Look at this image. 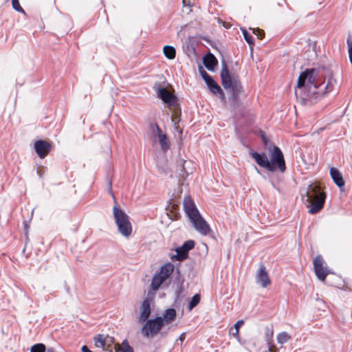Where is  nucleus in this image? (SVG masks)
<instances>
[{"label": "nucleus", "instance_id": "obj_19", "mask_svg": "<svg viewBox=\"0 0 352 352\" xmlns=\"http://www.w3.org/2000/svg\"><path fill=\"white\" fill-rule=\"evenodd\" d=\"M158 142L160 145L161 149L166 153L170 148V142L168 139V135L164 133L163 135H160L158 137Z\"/></svg>", "mask_w": 352, "mask_h": 352}, {"label": "nucleus", "instance_id": "obj_51", "mask_svg": "<svg viewBox=\"0 0 352 352\" xmlns=\"http://www.w3.org/2000/svg\"><path fill=\"white\" fill-rule=\"evenodd\" d=\"M254 168L256 170L257 173L260 175L261 174V170L256 166H254Z\"/></svg>", "mask_w": 352, "mask_h": 352}, {"label": "nucleus", "instance_id": "obj_7", "mask_svg": "<svg viewBox=\"0 0 352 352\" xmlns=\"http://www.w3.org/2000/svg\"><path fill=\"white\" fill-rule=\"evenodd\" d=\"M195 242L189 239L184 242V243L181 246H178L175 249L176 254H172L170 256V259L173 261H179L182 262L186 260L189 255V252L195 248Z\"/></svg>", "mask_w": 352, "mask_h": 352}, {"label": "nucleus", "instance_id": "obj_25", "mask_svg": "<svg viewBox=\"0 0 352 352\" xmlns=\"http://www.w3.org/2000/svg\"><path fill=\"white\" fill-rule=\"evenodd\" d=\"M94 344L98 348H105L107 346V340L106 337L104 338L102 334H97L94 338Z\"/></svg>", "mask_w": 352, "mask_h": 352}, {"label": "nucleus", "instance_id": "obj_49", "mask_svg": "<svg viewBox=\"0 0 352 352\" xmlns=\"http://www.w3.org/2000/svg\"><path fill=\"white\" fill-rule=\"evenodd\" d=\"M45 352H56L55 349L52 347L48 348L46 349Z\"/></svg>", "mask_w": 352, "mask_h": 352}, {"label": "nucleus", "instance_id": "obj_9", "mask_svg": "<svg viewBox=\"0 0 352 352\" xmlns=\"http://www.w3.org/2000/svg\"><path fill=\"white\" fill-rule=\"evenodd\" d=\"M194 228L201 234L206 236L212 231L209 224L200 214L190 219Z\"/></svg>", "mask_w": 352, "mask_h": 352}, {"label": "nucleus", "instance_id": "obj_31", "mask_svg": "<svg viewBox=\"0 0 352 352\" xmlns=\"http://www.w3.org/2000/svg\"><path fill=\"white\" fill-rule=\"evenodd\" d=\"M243 38L245 41L247 42V43L249 45L250 49L252 50L253 47L254 46V37L249 32H248L247 34H245Z\"/></svg>", "mask_w": 352, "mask_h": 352}, {"label": "nucleus", "instance_id": "obj_44", "mask_svg": "<svg viewBox=\"0 0 352 352\" xmlns=\"http://www.w3.org/2000/svg\"><path fill=\"white\" fill-rule=\"evenodd\" d=\"M233 328H231L230 330V333L232 334L233 336L239 338V331L234 329V331H233Z\"/></svg>", "mask_w": 352, "mask_h": 352}, {"label": "nucleus", "instance_id": "obj_29", "mask_svg": "<svg viewBox=\"0 0 352 352\" xmlns=\"http://www.w3.org/2000/svg\"><path fill=\"white\" fill-rule=\"evenodd\" d=\"M291 339V336L285 331H283L277 335L276 340L278 344H283Z\"/></svg>", "mask_w": 352, "mask_h": 352}, {"label": "nucleus", "instance_id": "obj_27", "mask_svg": "<svg viewBox=\"0 0 352 352\" xmlns=\"http://www.w3.org/2000/svg\"><path fill=\"white\" fill-rule=\"evenodd\" d=\"M122 348L117 346L115 349V352H134L133 347L129 344L126 339H124L122 342Z\"/></svg>", "mask_w": 352, "mask_h": 352}, {"label": "nucleus", "instance_id": "obj_3", "mask_svg": "<svg viewBox=\"0 0 352 352\" xmlns=\"http://www.w3.org/2000/svg\"><path fill=\"white\" fill-rule=\"evenodd\" d=\"M221 63L220 78L221 84L225 89L230 90L229 99L232 109L236 111L241 105L239 94L243 92V87L239 77L230 73L226 61L223 57L221 58Z\"/></svg>", "mask_w": 352, "mask_h": 352}, {"label": "nucleus", "instance_id": "obj_50", "mask_svg": "<svg viewBox=\"0 0 352 352\" xmlns=\"http://www.w3.org/2000/svg\"><path fill=\"white\" fill-rule=\"evenodd\" d=\"M16 85L22 86L23 85V82H19V79H16Z\"/></svg>", "mask_w": 352, "mask_h": 352}, {"label": "nucleus", "instance_id": "obj_18", "mask_svg": "<svg viewBox=\"0 0 352 352\" xmlns=\"http://www.w3.org/2000/svg\"><path fill=\"white\" fill-rule=\"evenodd\" d=\"M166 280L158 272L155 273L152 278L151 288L153 292L157 291L162 284Z\"/></svg>", "mask_w": 352, "mask_h": 352}, {"label": "nucleus", "instance_id": "obj_1", "mask_svg": "<svg viewBox=\"0 0 352 352\" xmlns=\"http://www.w3.org/2000/svg\"><path fill=\"white\" fill-rule=\"evenodd\" d=\"M333 74L329 66L306 69L301 72L295 88L297 100L302 105L312 104L318 96L330 91Z\"/></svg>", "mask_w": 352, "mask_h": 352}, {"label": "nucleus", "instance_id": "obj_53", "mask_svg": "<svg viewBox=\"0 0 352 352\" xmlns=\"http://www.w3.org/2000/svg\"><path fill=\"white\" fill-rule=\"evenodd\" d=\"M203 39H204V41H207L208 43H210V39H209V38H206V37H203Z\"/></svg>", "mask_w": 352, "mask_h": 352}, {"label": "nucleus", "instance_id": "obj_16", "mask_svg": "<svg viewBox=\"0 0 352 352\" xmlns=\"http://www.w3.org/2000/svg\"><path fill=\"white\" fill-rule=\"evenodd\" d=\"M177 317V311L174 308H168L164 310L162 316H161V320L163 324H168L173 322Z\"/></svg>", "mask_w": 352, "mask_h": 352}, {"label": "nucleus", "instance_id": "obj_23", "mask_svg": "<svg viewBox=\"0 0 352 352\" xmlns=\"http://www.w3.org/2000/svg\"><path fill=\"white\" fill-rule=\"evenodd\" d=\"M208 89L212 94H216L219 90H221L219 85L214 80L213 78L206 82Z\"/></svg>", "mask_w": 352, "mask_h": 352}, {"label": "nucleus", "instance_id": "obj_40", "mask_svg": "<svg viewBox=\"0 0 352 352\" xmlns=\"http://www.w3.org/2000/svg\"><path fill=\"white\" fill-rule=\"evenodd\" d=\"M155 125H158V124L157 122H151L149 124V129L151 131V132L154 136H156Z\"/></svg>", "mask_w": 352, "mask_h": 352}, {"label": "nucleus", "instance_id": "obj_4", "mask_svg": "<svg viewBox=\"0 0 352 352\" xmlns=\"http://www.w3.org/2000/svg\"><path fill=\"white\" fill-rule=\"evenodd\" d=\"M302 196L304 197L303 195ZM305 196L307 197L306 201L310 204L308 206L309 214H316L323 208L327 195L319 185H309L308 189L305 192Z\"/></svg>", "mask_w": 352, "mask_h": 352}, {"label": "nucleus", "instance_id": "obj_28", "mask_svg": "<svg viewBox=\"0 0 352 352\" xmlns=\"http://www.w3.org/2000/svg\"><path fill=\"white\" fill-rule=\"evenodd\" d=\"M186 163V161L182 158L179 159V160L177 161V170L179 172V175L182 177H184L186 175H188V172L186 171L185 168Z\"/></svg>", "mask_w": 352, "mask_h": 352}, {"label": "nucleus", "instance_id": "obj_43", "mask_svg": "<svg viewBox=\"0 0 352 352\" xmlns=\"http://www.w3.org/2000/svg\"><path fill=\"white\" fill-rule=\"evenodd\" d=\"M106 340H107V344H112V345H113L114 338L113 337L107 336L106 337Z\"/></svg>", "mask_w": 352, "mask_h": 352}, {"label": "nucleus", "instance_id": "obj_41", "mask_svg": "<svg viewBox=\"0 0 352 352\" xmlns=\"http://www.w3.org/2000/svg\"><path fill=\"white\" fill-rule=\"evenodd\" d=\"M155 134H156L155 137H157V138L160 135L164 134V133H163L162 130L160 129L159 125H155Z\"/></svg>", "mask_w": 352, "mask_h": 352}, {"label": "nucleus", "instance_id": "obj_30", "mask_svg": "<svg viewBox=\"0 0 352 352\" xmlns=\"http://www.w3.org/2000/svg\"><path fill=\"white\" fill-rule=\"evenodd\" d=\"M46 347L43 343H37L34 344L30 348V352H45Z\"/></svg>", "mask_w": 352, "mask_h": 352}, {"label": "nucleus", "instance_id": "obj_54", "mask_svg": "<svg viewBox=\"0 0 352 352\" xmlns=\"http://www.w3.org/2000/svg\"><path fill=\"white\" fill-rule=\"evenodd\" d=\"M271 184L273 186V187L275 188V184H274V183L272 181H271Z\"/></svg>", "mask_w": 352, "mask_h": 352}, {"label": "nucleus", "instance_id": "obj_24", "mask_svg": "<svg viewBox=\"0 0 352 352\" xmlns=\"http://www.w3.org/2000/svg\"><path fill=\"white\" fill-rule=\"evenodd\" d=\"M153 89L156 92L157 97L161 100L163 98L164 95H166L168 93L166 89L162 86L159 82H155L153 86Z\"/></svg>", "mask_w": 352, "mask_h": 352}, {"label": "nucleus", "instance_id": "obj_13", "mask_svg": "<svg viewBox=\"0 0 352 352\" xmlns=\"http://www.w3.org/2000/svg\"><path fill=\"white\" fill-rule=\"evenodd\" d=\"M203 64L208 71L214 72L218 65V60L213 54L208 52L203 57Z\"/></svg>", "mask_w": 352, "mask_h": 352}, {"label": "nucleus", "instance_id": "obj_21", "mask_svg": "<svg viewBox=\"0 0 352 352\" xmlns=\"http://www.w3.org/2000/svg\"><path fill=\"white\" fill-rule=\"evenodd\" d=\"M176 284H177V287L175 291V304H176L177 302L182 300V299L184 297L183 293L184 291V280H179V283H176Z\"/></svg>", "mask_w": 352, "mask_h": 352}, {"label": "nucleus", "instance_id": "obj_46", "mask_svg": "<svg viewBox=\"0 0 352 352\" xmlns=\"http://www.w3.org/2000/svg\"><path fill=\"white\" fill-rule=\"evenodd\" d=\"M108 184H109V190L111 193H112V181L111 179H107Z\"/></svg>", "mask_w": 352, "mask_h": 352}, {"label": "nucleus", "instance_id": "obj_38", "mask_svg": "<svg viewBox=\"0 0 352 352\" xmlns=\"http://www.w3.org/2000/svg\"><path fill=\"white\" fill-rule=\"evenodd\" d=\"M118 346V345H112V344H107L105 346V348H102L104 351H107L108 352H113L115 351L116 347Z\"/></svg>", "mask_w": 352, "mask_h": 352}, {"label": "nucleus", "instance_id": "obj_48", "mask_svg": "<svg viewBox=\"0 0 352 352\" xmlns=\"http://www.w3.org/2000/svg\"><path fill=\"white\" fill-rule=\"evenodd\" d=\"M172 122L174 123L175 125H177L179 122L180 121V119L179 118L178 120H176L175 118H171Z\"/></svg>", "mask_w": 352, "mask_h": 352}, {"label": "nucleus", "instance_id": "obj_47", "mask_svg": "<svg viewBox=\"0 0 352 352\" xmlns=\"http://www.w3.org/2000/svg\"><path fill=\"white\" fill-rule=\"evenodd\" d=\"M240 30L242 32L243 36H244L245 34H247L248 32L245 28H241Z\"/></svg>", "mask_w": 352, "mask_h": 352}, {"label": "nucleus", "instance_id": "obj_35", "mask_svg": "<svg viewBox=\"0 0 352 352\" xmlns=\"http://www.w3.org/2000/svg\"><path fill=\"white\" fill-rule=\"evenodd\" d=\"M252 31V33L258 36L259 39H262L265 36V32L263 30L257 28H250Z\"/></svg>", "mask_w": 352, "mask_h": 352}, {"label": "nucleus", "instance_id": "obj_11", "mask_svg": "<svg viewBox=\"0 0 352 352\" xmlns=\"http://www.w3.org/2000/svg\"><path fill=\"white\" fill-rule=\"evenodd\" d=\"M34 146L36 153L41 159L45 158L52 149L51 144L45 140L35 141Z\"/></svg>", "mask_w": 352, "mask_h": 352}, {"label": "nucleus", "instance_id": "obj_33", "mask_svg": "<svg viewBox=\"0 0 352 352\" xmlns=\"http://www.w3.org/2000/svg\"><path fill=\"white\" fill-rule=\"evenodd\" d=\"M12 5L14 10L19 12L24 13L25 11L19 3V0H12Z\"/></svg>", "mask_w": 352, "mask_h": 352}, {"label": "nucleus", "instance_id": "obj_32", "mask_svg": "<svg viewBox=\"0 0 352 352\" xmlns=\"http://www.w3.org/2000/svg\"><path fill=\"white\" fill-rule=\"evenodd\" d=\"M259 133H260V136H261V138L262 139L263 144L268 149V146H270V143H272V142L267 138V136L265 135V133L264 131L260 130Z\"/></svg>", "mask_w": 352, "mask_h": 352}, {"label": "nucleus", "instance_id": "obj_20", "mask_svg": "<svg viewBox=\"0 0 352 352\" xmlns=\"http://www.w3.org/2000/svg\"><path fill=\"white\" fill-rule=\"evenodd\" d=\"M162 100L169 108H171L172 107H175L177 103V97L175 95L170 94L168 92L167 93L166 95H164Z\"/></svg>", "mask_w": 352, "mask_h": 352}, {"label": "nucleus", "instance_id": "obj_36", "mask_svg": "<svg viewBox=\"0 0 352 352\" xmlns=\"http://www.w3.org/2000/svg\"><path fill=\"white\" fill-rule=\"evenodd\" d=\"M179 264L177 265V269H176V276L173 280V284H176V283H179V280H184V278L181 275V273H180V270H179Z\"/></svg>", "mask_w": 352, "mask_h": 352}, {"label": "nucleus", "instance_id": "obj_15", "mask_svg": "<svg viewBox=\"0 0 352 352\" xmlns=\"http://www.w3.org/2000/svg\"><path fill=\"white\" fill-rule=\"evenodd\" d=\"M329 172L331 177L334 184L339 188L340 190H342V188H344L345 185V181L343 178L342 174L337 168L335 167H331Z\"/></svg>", "mask_w": 352, "mask_h": 352}, {"label": "nucleus", "instance_id": "obj_17", "mask_svg": "<svg viewBox=\"0 0 352 352\" xmlns=\"http://www.w3.org/2000/svg\"><path fill=\"white\" fill-rule=\"evenodd\" d=\"M175 270V265L168 262L164 265H163L158 272L160 275H162L164 278L166 280L170 276V275L173 273Z\"/></svg>", "mask_w": 352, "mask_h": 352}, {"label": "nucleus", "instance_id": "obj_52", "mask_svg": "<svg viewBox=\"0 0 352 352\" xmlns=\"http://www.w3.org/2000/svg\"><path fill=\"white\" fill-rule=\"evenodd\" d=\"M184 333H182L180 336H179V340L182 342L183 340H184Z\"/></svg>", "mask_w": 352, "mask_h": 352}, {"label": "nucleus", "instance_id": "obj_22", "mask_svg": "<svg viewBox=\"0 0 352 352\" xmlns=\"http://www.w3.org/2000/svg\"><path fill=\"white\" fill-rule=\"evenodd\" d=\"M163 52L166 58L169 60L174 59L176 55V50L171 45H164L163 47Z\"/></svg>", "mask_w": 352, "mask_h": 352}, {"label": "nucleus", "instance_id": "obj_14", "mask_svg": "<svg viewBox=\"0 0 352 352\" xmlns=\"http://www.w3.org/2000/svg\"><path fill=\"white\" fill-rule=\"evenodd\" d=\"M256 283L260 284L263 287H266L270 283L268 273L263 265H261L259 267L256 277Z\"/></svg>", "mask_w": 352, "mask_h": 352}, {"label": "nucleus", "instance_id": "obj_26", "mask_svg": "<svg viewBox=\"0 0 352 352\" xmlns=\"http://www.w3.org/2000/svg\"><path fill=\"white\" fill-rule=\"evenodd\" d=\"M201 294L199 293L195 294L190 300L188 305V309L189 311L192 310L196 307L200 302Z\"/></svg>", "mask_w": 352, "mask_h": 352}, {"label": "nucleus", "instance_id": "obj_10", "mask_svg": "<svg viewBox=\"0 0 352 352\" xmlns=\"http://www.w3.org/2000/svg\"><path fill=\"white\" fill-rule=\"evenodd\" d=\"M184 210L189 220L200 214L195 204L190 196H186L183 201Z\"/></svg>", "mask_w": 352, "mask_h": 352}, {"label": "nucleus", "instance_id": "obj_45", "mask_svg": "<svg viewBox=\"0 0 352 352\" xmlns=\"http://www.w3.org/2000/svg\"><path fill=\"white\" fill-rule=\"evenodd\" d=\"M81 351L82 352H93L92 351H91L89 347L87 346V345H83L82 347H81Z\"/></svg>", "mask_w": 352, "mask_h": 352}, {"label": "nucleus", "instance_id": "obj_12", "mask_svg": "<svg viewBox=\"0 0 352 352\" xmlns=\"http://www.w3.org/2000/svg\"><path fill=\"white\" fill-rule=\"evenodd\" d=\"M151 298L146 297L144 298L141 304L140 307V314L139 317V321L141 323L144 322L146 320H148L151 314Z\"/></svg>", "mask_w": 352, "mask_h": 352}, {"label": "nucleus", "instance_id": "obj_5", "mask_svg": "<svg viewBox=\"0 0 352 352\" xmlns=\"http://www.w3.org/2000/svg\"><path fill=\"white\" fill-rule=\"evenodd\" d=\"M113 215L118 232L123 236L129 237L132 233L133 228L128 214L120 206L115 205L113 208Z\"/></svg>", "mask_w": 352, "mask_h": 352}, {"label": "nucleus", "instance_id": "obj_34", "mask_svg": "<svg viewBox=\"0 0 352 352\" xmlns=\"http://www.w3.org/2000/svg\"><path fill=\"white\" fill-rule=\"evenodd\" d=\"M199 74L201 76V78H203V80L206 82L208 81L210 79H211L212 78V76H210L209 74H208L204 69L203 67H199Z\"/></svg>", "mask_w": 352, "mask_h": 352}, {"label": "nucleus", "instance_id": "obj_6", "mask_svg": "<svg viewBox=\"0 0 352 352\" xmlns=\"http://www.w3.org/2000/svg\"><path fill=\"white\" fill-rule=\"evenodd\" d=\"M142 329L144 336L146 338H153L160 332L164 326L161 320L160 316H157L154 318L148 319L144 322Z\"/></svg>", "mask_w": 352, "mask_h": 352}, {"label": "nucleus", "instance_id": "obj_42", "mask_svg": "<svg viewBox=\"0 0 352 352\" xmlns=\"http://www.w3.org/2000/svg\"><path fill=\"white\" fill-rule=\"evenodd\" d=\"M23 227H24V230L25 232L26 238L28 239V231L30 228V226L28 225V223L27 221H23Z\"/></svg>", "mask_w": 352, "mask_h": 352}, {"label": "nucleus", "instance_id": "obj_2", "mask_svg": "<svg viewBox=\"0 0 352 352\" xmlns=\"http://www.w3.org/2000/svg\"><path fill=\"white\" fill-rule=\"evenodd\" d=\"M267 150L270 152V160L265 152L258 153L250 150V155L260 167L270 172L274 173L276 170H279L282 173L285 172L287 167L281 149L274 144L270 143Z\"/></svg>", "mask_w": 352, "mask_h": 352}, {"label": "nucleus", "instance_id": "obj_37", "mask_svg": "<svg viewBox=\"0 0 352 352\" xmlns=\"http://www.w3.org/2000/svg\"><path fill=\"white\" fill-rule=\"evenodd\" d=\"M215 95H218L219 98L221 99V100L222 102H226V95L221 88V90H219V91H217Z\"/></svg>", "mask_w": 352, "mask_h": 352}, {"label": "nucleus", "instance_id": "obj_39", "mask_svg": "<svg viewBox=\"0 0 352 352\" xmlns=\"http://www.w3.org/2000/svg\"><path fill=\"white\" fill-rule=\"evenodd\" d=\"M244 324V320H238L234 325V329L236 330L239 331V329Z\"/></svg>", "mask_w": 352, "mask_h": 352}, {"label": "nucleus", "instance_id": "obj_8", "mask_svg": "<svg viewBox=\"0 0 352 352\" xmlns=\"http://www.w3.org/2000/svg\"><path fill=\"white\" fill-rule=\"evenodd\" d=\"M324 262L323 257L320 254L317 255L313 262L316 276L322 281L324 280L327 276L331 273L330 270L323 266Z\"/></svg>", "mask_w": 352, "mask_h": 352}]
</instances>
